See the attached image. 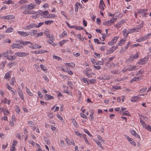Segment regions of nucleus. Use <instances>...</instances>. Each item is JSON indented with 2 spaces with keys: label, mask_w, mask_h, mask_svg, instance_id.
Here are the masks:
<instances>
[{
  "label": "nucleus",
  "mask_w": 151,
  "mask_h": 151,
  "mask_svg": "<svg viewBox=\"0 0 151 151\" xmlns=\"http://www.w3.org/2000/svg\"><path fill=\"white\" fill-rule=\"evenodd\" d=\"M31 44V45L29 46V47H30L33 49H35L36 48H40L41 47V46H39L37 44H32L29 41V44Z\"/></svg>",
  "instance_id": "2"
},
{
  "label": "nucleus",
  "mask_w": 151,
  "mask_h": 151,
  "mask_svg": "<svg viewBox=\"0 0 151 151\" xmlns=\"http://www.w3.org/2000/svg\"><path fill=\"white\" fill-rule=\"evenodd\" d=\"M140 119V122L141 123V124H142L144 128L146 126V124L145 123V122L141 118H139Z\"/></svg>",
  "instance_id": "35"
},
{
  "label": "nucleus",
  "mask_w": 151,
  "mask_h": 151,
  "mask_svg": "<svg viewBox=\"0 0 151 151\" xmlns=\"http://www.w3.org/2000/svg\"><path fill=\"white\" fill-rule=\"evenodd\" d=\"M32 52L35 54H42L43 52L42 50H39L38 51H33Z\"/></svg>",
  "instance_id": "36"
},
{
  "label": "nucleus",
  "mask_w": 151,
  "mask_h": 151,
  "mask_svg": "<svg viewBox=\"0 0 151 151\" xmlns=\"http://www.w3.org/2000/svg\"><path fill=\"white\" fill-rule=\"evenodd\" d=\"M4 4H10L12 3V1L11 0H8V1H6L3 3Z\"/></svg>",
  "instance_id": "58"
},
{
  "label": "nucleus",
  "mask_w": 151,
  "mask_h": 151,
  "mask_svg": "<svg viewBox=\"0 0 151 151\" xmlns=\"http://www.w3.org/2000/svg\"><path fill=\"white\" fill-rule=\"evenodd\" d=\"M36 7V5L34 4H29V10L32 9Z\"/></svg>",
  "instance_id": "20"
},
{
  "label": "nucleus",
  "mask_w": 151,
  "mask_h": 151,
  "mask_svg": "<svg viewBox=\"0 0 151 151\" xmlns=\"http://www.w3.org/2000/svg\"><path fill=\"white\" fill-rule=\"evenodd\" d=\"M122 33H123V35L127 37V35H126L127 34L128 31L126 29H124L122 31Z\"/></svg>",
  "instance_id": "45"
},
{
  "label": "nucleus",
  "mask_w": 151,
  "mask_h": 151,
  "mask_svg": "<svg viewBox=\"0 0 151 151\" xmlns=\"http://www.w3.org/2000/svg\"><path fill=\"white\" fill-rule=\"evenodd\" d=\"M104 60H103L102 62L101 61H99L97 62H95L94 63H93V64L98 65H102L104 64Z\"/></svg>",
  "instance_id": "12"
},
{
  "label": "nucleus",
  "mask_w": 151,
  "mask_h": 151,
  "mask_svg": "<svg viewBox=\"0 0 151 151\" xmlns=\"http://www.w3.org/2000/svg\"><path fill=\"white\" fill-rule=\"evenodd\" d=\"M29 125L32 127L31 128L34 127L35 126L34 123L31 121H29Z\"/></svg>",
  "instance_id": "51"
},
{
  "label": "nucleus",
  "mask_w": 151,
  "mask_h": 151,
  "mask_svg": "<svg viewBox=\"0 0 151 151\" xmlns=\"http://www.w3.org/2000/svg\"><path fill=\"white\" fill-rule=\"evenodd\" d=\"M126 42L125 40L122 39L120 40V42L118 43V45L122 46Z\"/></svg>",
  "instance_id": "19"
},
{
  "label": "nucleus",
  "mask_w": 151,
  "mask_h": 151,
  "mask_svg": "<svg viewBox=\"0 0 151 151\" xmlns=\"http://www.w3.org/2000/svg\"><path fill=\"white\" fill-rule=\"evenodd\" d=\"M136 66H134L130 68H127V70L129 71H133L135 70Z\"/></svg>",
  "instance_id": "38"
},
{
  "label": "nucleus",
  "mask_w": 151,
  "mask_h": 151,
  "mask_svg": "<svg viewBox=\"0 0 151 151\" xmlns=\"http://www.w3.org/2000/svg\"><path fill=\"white\" fill-rule=\"evenodd\" d=\"M19 96L21 97L22 100L24 99V98L23 96V95L22 92L20 91L19 92Z\"/></svg>",
  "instance_id": "55"
},
{
  "label": "nucleus",
  "mask_w": 151,
  "mask_h": 151,
  "mask_svg": "<svg viewBox=\"0 0 151 151\" xmlns=\"http://www.w3.org/2000/svg\"><path fill=\"white\" fill-rule=\"evenodd\" d=\"M85 74H86V75L89 78H91L92 77V75L90 73L88 72H86L85 73Z\"/></svg>",
  "instance_id": "62"
},
{
  "label": "nucleus",
  "mask_w": 151,
  "mask_h": 151,
  "mask_svg": "<svg viewBox=\"0 0 151 151\" xmlns=\"http://www.w3.org/2000/svg\"><path fill=\"white\" fill-rule=\"evenodd\" d=\"M40 67L41 69H42V70H43L44 71L47 70V69L46 67L42 65H40Z\"/></svg>",
  "instance_id": "42"
},
{
  "label": "nucleus",
  "mask_w": 151,
  "mask_h": 151,
  "mask_svg": "<svg viewBox=\"0 0 151 151\" xmlns=\"http://www.w3.org/2000/svg\"><path fill=\"white\" fill-rule=\"evenodd\" d=\"M83 138L84 139L85 142L88 145H89V143L88 142L87 139V138L86 136V134H83Z\"/></svg>",
  "instance_id": "21"
},
{
  "label": "nucleus",
  "mask_w": 151,
  "mask_h": 151,
  "mask_svg": "<svg viewBox=\"0 0 151 151\" xmlns=\"http://www.w3.org/2000/svg\"><path fill=\"white\" fill-rule=\"evenodd\" d=\"M15 80V78L14 77H12V78L11 80L10 81V84L12 86H14V81Z\"/></svg>",
  "instance_id": "31"
},
{
  "label": "nucleus",
  "mask_w": 151,
  "mask_h": 151,
  "mask_svg": "<svg viewBox=\"0 0 151 151\" xmlns=\"http://www.w3.org/2000/svg\"><path fill=\"white\" fill-rule=\"evenodd\" d=\"M64 92L67 93L69 95H71L72 94L71 92L68 89H66L64 90Z\"/></svg>",
  "instance_id": "63"
},
{
  "label": "nucleus",
  "mask_w": 151,
  "mask_h": 151,
  "mask_svg": "<svg viewBox=\"0 0 151 151\" xmlns=\"http://www.w3.org/2000/svg\"><path fill=\"white\" fill-rule=\"evenodd\" d=\"M129 141L134 146H136V143L134 141H133V139H130L129 140Z\"/></svg>",
  "instance_id": "47"
},
{
  "label": "nucleus",
  "mask_w": 151,
  "mask_h": 151,
  "mask_svg": "<svg viewBox=\"0 0 151 151\" xmlns=\"http://www.w3.org/2000/svg\"><path fill=\"white\" fill-rule=\"evenodd\" d=\"M133 29L134 32H138L141 30V29H140V28H139L137 26L134 28Z\"/></svg>",
  "instance_id": "28"
},
{
  "label": "nucleus",
  "mask_w": 151,
  "mask_h": 151,
  "mask_svg": "<svg viewBox=\"0 0 151 151\" xmlns=\"http://www.w3.org/2000/svg\"><path fill=\"white\" fill-rule=\"evenodd\" d=\"M65 65L66 66H68V67L73 68L75 66V64L73 63H65Z\"/></svg>",
  "instance_id": "15"
},
{
  "label": "nucleus",
  "mask_w": 151,
  "mask_h": 151,
  "mask_svg": "<svg viewBox=\"0 0 151 151\" xmlns=\"http://www.w3.org/2000/svg\"><path fill=\"white\" fill-rule=\"evenodd\" d=\"M151 35V33H148L146 35L143 36L142 37L144 40L148 38Z\"/></svg>",
  "instance_id": "33"
},
{
  "label": "nucleus",
  "mask_w": 151,
  "mask_h": 151,
  "mask_svg": "<svg viewBox=\"0 0 151 151\" xmlns=\"http://www.w3.org/2000/svg\"><path fill=\"white\" fill-rule=\"evenodd\" d=\"M17 32L19 35H21L23 37H25L28 35L27 32H25L18 31Z\"/></svg>",
  "instance_id": "10"
},
{
  "label": "nucleus",
  "mask_w": 151,
  "mask_h": 151,
  "mask_svg": "<svg viewBox=\"0 0 151 151\" xmlns=\"http://www.w3.org/2000/svg\"><path fill=\"white\" fill-rule=\"evenodd\" d=\"M147 9H141L139 10L138 12V14H142L144 12H147Z\"/></svg>",
  "instance_id": "16"
},
{
  "label": "nucleus",
  "mask_w": 151,
  "mask_h": 151,
  "mask_svg": "<svg viewBox=\"0 0 151 151\" xmlns=\"http://www.w3.org/2000/svg\"><path fill=\"white\" fill-rule=\"evenodd\" d=\"M15 55L19 57H24L26 56V53L24 52H17L15 53Z\"/></svg>",
  "instance_id": "7"
},
{
  "label": "nucleus",
  "mask_w": 151,
  "mask_h": 151,
  "mask_svg": "<svg viewBox=\"0 0 151 151\" xmlns=\"http://www.w3.org/2000/svg\"><path fill=\"white\" fill-rule=\"evenodd\" d=\"M95 142H96V143L97 145L101 148L102 149H103V147L102 146V144L100 142L98 141H97V140H95L93 139Z\"/></svg>",
  "instance_id": "18"
},
{
  "label": "nucleus",
  "mask_w": 151,
  "mask_h": 151,
  "mask_svg": "<svg viewBox=\"0 0 151 151\" xmlns=\"http://www.w3.org/2000/svg\"><path fill=\"white\" fill-rule=\"evenodd\" d=\"M111 22H110V20L109 21H105L103 23V24L104 25H107L108 26L109 25H111Z\"/></svg>",
  "instance_id": "32"
},
{
  "label": "nucleus",
  "mask_w": 151,
  "mask_h": 151,
  "mask_svg": "<svg viewBox=\"0 0 151 151\" xmlns=\"http://www.w3.org/2000/svg\"><path fill=\"white\" fill-rule=\"evenodd\" d=\"M37 32V31L36 30H31L29 32L30 35L31 36H34L35 35Z\"/></svg>",
  "instance_id": "27"
},
{
  "label": "nucleus",
  "mask_w": 151,
  "mask_h": 151,
  "mask_svg": "<svg viewBox=\"0 0 151 151\" xmlns=\"http://www.w3.org/2000/svg\"><path fill=\"white\" fill-rule=\"evenodd\" d=\"M8 55H9V53H8L7 50L5 52L1 53L0 54V57H7L8 56Z\"/></svg>",
  "instance_id": "13"
},
{
  "label": "nucleus",
  "mask_w": 151,
  "mask_h": 151,
  "mask_svg": "<svg viewBox=\"0 0 151 151\" xmlns=\"http://www.w3.org/2000/svg\"><path fill=\"white\" fill-rule=\"evenodd\" d=\"M11 73V72L9 71L8 72L6 73L4 76V78L5 79L9 80V78H10V73Z\"/></svg>",
  "instance_id": "11"
},
{
  "label": "nucleus",
  "mask_w": 151,
  "mask_h": 151,
  "mask_svg": "<svg viewBox=\"0 0 151 151\" xmlns=\"http://www.w3.org/2000/svg\"><path fill=\"white\" fill-rule=\"evenodd\" d=\"M147 60L148 58H145L140 60L138 63L141 65H143L147 63Z\"/></svg>",
  "instance_id": "5"
},
{
  "label": "nucleus",
  "mask_w": 151,
  "mask_h": 151,
  "mask_svg": "<svg viewBox=\"0 0 151 151\" xmlns=\"http://www.w3.org/2000/svg\"><path fill=\"white\" fill-rule=\"evenodd\" d=\"M127 31L128 33L126 35H128V34L129 33H132L133 32H134L133 29H129L128 30H127Z\"/></svg>",
  "instance_id": "50"
},
{
  "label": "nucleus",
  "mask_w": 151,
  "mask_h": 151,
  "mask_svg": "<svg viewBox=\"0 0 151 151\" xmlns=\"http://www.w3.org/2000/svg\"><path fill=\"white\" fill-rule=\"evenodd\" d=\"M12 47L13 49L15 48L21 49L23 47V46L18 43H13L12 45Z\"/></svg>",
  "instance_id": "3"
},
{
  "label": "nucleus",
  "mask_w": 151,
  "mask_h": 151,
  "mask_svg": "<svg viewBox=\"0 0 151 151\" xmlns=\"http://www.w3.org/2000/svg\"><path fill=\"white\" fill-rule=\"evenodd\" d=\"M45 98L47 100H49L51 99H54V97L53 96H52L48 94H46L45 96Z\"/></svg>",
  "instance_id": "9"
},
{
  "label": "nucleus",
  "mask_w": 151,
  "mask_h": 151,
  "mask_svg": "<svg viewBox=\"0 0 151 151\" xmlns=\"http://www.w3.org/2000/svg\"><path fill=\"white\" fill-rule=\"evenodd\" d=\"M79 3L78 2H77L76 4L75 5V11L76 12H77L78 11V6L77 4H78Z\"/></svg>",
  "instance_id": "57"
},
{
  "label": "nucleus",
  "mask_w": 151,
  "mask_h": 151,
  "mask_svg": "<svg viewBox=\"0 0 151 151\" xmlns=\"http://www.w3.org/2000/svg\"><path fill=\"white\" fill-rule=\"evenodd\" d=\"M42 14V16H43L44 15V17H47V15L49 13V12L48 11H45L44 12H43V13Z\"/></svg>",
  "instance_id": "39"
},
{
  "label": "nucleus",
  "mask_w": 151,
  "mask_h": 151,
  "mask_svg": "<svg viewBox=\"0 0 151 151\" xmlns=\"http://www.w3.org/2000/svg\"><path fill=\"white\" fill-rule=\"evenodd\" d=\"M16 149L15 146H12L10 148V150L11 151H15Z\"/></svg>",
  "instance_id": "64"
},
{
  "label": "nucleus",
  "mask_w": 151,
  "mask_h": 151,
  "mask_svg": "<svg viewBox=\"0 0 151 151\" xmlns=\"http://www.w3.org/2000/svg\"><path fill=\"white\" fill-rule=\"evenodd\" d=\"M144 73V71L142 70H139L138 71L137 74V76H139V75L142 74Z\"/></svg>",
  "instance_id": "59"
},
{
  "label": "nucleus",
  "mask_w": 151,
  "mask_h": 151,
  "mask_svg": "<svg viewBox=\"0 0 151 151\" xmlns=\"http://www.w3.org/2000/svg\"><path fill=\"white\" fill-rule=\"evenodd\" d=\"M139 56V55H138V53L136 54L134 56H132V57H131L132 58V60H133L134 59H137L138 57Z\"/></svg>",
  "instance_id": "41"
},
{
  "label": "nucleus",
  "mask_w": 151,
  "mask_h": 151,
  "mask_svg": "<svg viewBox=\"0 0 151 151\" xmlns=\"http://www.w3.org/2000/svg\"><path fill=\"white\" fill-rule=\"evenodd\" d=\"M67 35V33L65 31H63L60 35V37H65Z\"/></svg>",
  "instance_id": "23"
},
{
  "label": "nucleus",
  "mask_w": 151,
  "mask_h": 151,
  "mask_svg": "<svg viewBox=\"0 0 151 151\" xmlns=\"http://www.w3.org/2000/svg\"><path fill=\"white\" fill-rule=\"evenodd\" d=\"M6 19H14V16L12 15H8L6 16Z\"/></svg>",
  "instance_id": "25"
},
{
  "label": "nucleus",
  "mask_w": 151,
  "mask_h": 151,
  "mask_svg": "<svg viewBox=\"0 0 151 151\" xmlns=\"http://www.w3.org/2000/svg\"><path fill=\"white\" fill-rule=\"evenodd\" d=\"M145 127V128L146 129H147L148 130L151 131V126H150L149 125H148L147 126V125H146V126Z\"/></svg>",
  "instance_id": "53"
},
{
  "label": "nucleus",
  "mask_w": 151,
  "mask_h": 151,
  "mask_svg": "<svg viewBox=\"0 0 151 151\" xmlns=\"http://www.w3.org/2000/svg\"><path fill=\"white\" fill-rule=\"evenodd\" d=\"M27 130L26 128H24V134L25 136V141H26L28 137V135L27 134Z\"/></svg>",
  "instance_id": "24"
},
{
  "label": "nucleus",
  "mask_w": 151,
  "mask_h": 151,
  "mask_svg": "<svg viewBox=\"0 0 151 151\" xmlns=\"http://www.w3.org/2000/svg\"><path fill=\"white\" fill-rule=\"evenodd\" d=\"M13 31V28L11 27H9L5 31L6 33H10Z\"/></svg>",
  "instance_id": "17"
},
{
  "label": "nucleus",
  "mask_w": 151,
  "mask_h": 151,
  "mask_svg": "<svg viewBox=\"0 0 151 151\" xmlns=\"http://www.w3.org/2000/svg\"><path fill=\"white\" fill-rule=\"evenodd\" d=\"M53 20H48L47 21H45V23L47 25H49L50 24H51L53 23Z\"/></svg>",
  "instance_id": "37"
},
{
  "label": "nucleus",
  "mask_w": 151,
  "mask_h": 151,
  "mask_svg": "<svg viewBox=\"0 0 151 151\" xmlns=\"http://www.w3.org/2000/svg\"><path fill=\"white\" fill-rule=\"evenodd\" d=\"M116 43V42L114 41V40H112L109 42L108 43V44L109 45H112Z\"/></svg>",
  "instance_id": "49"
},
{
  "label": "nucleus",
  "mask_w": 151,
  "mask_h": 151,
  "mask_svg": "<svg viewBox=\"0 0 151 151\" xmlns=\"http://www.w3.org/2000/svg\"><path fill=\"white\" fill-rule=\"evenodd\" d=\"M47 42L48 43H49L51 45H52V46H55V44L54 43V42L52 41V40H47Z\"/></svg>",
  "instance_id": "34"
},
{
  "label": "nucleus",
  "mask_w": 151,
  "mask_h": 151,
  "mask_svg": "<svg viewBox=\"0 0 151 151\" xmlns=\"http://www.w3.org/2000/svg\"><path fill=\"white\" fill-rule=\"evenodd\" d=\"M118 48L117 46L116 47H112L110 48L108 51H107L108 54H111L113 53L115 50Z\"/></svg>",
  "instance_id": "4"
},
{
  "label": "nucleus",
  "mask_w": 151,
  "mask_h": 151,
  "mask_svg": "<svg viewBox=\"0 0 151 151\" xmlns=\"http://www.w3.org/2000/svg\"><path fill=\"white\" fill-rule=\"evenodd\" d=\"M140 78L139 77H135L133 78L132 79L131 81L130 82L132 83L136 81H139L140 80Z\"/></svg>",
  "instance_id": "14"
},
{
  "label": "nucleus",
  "mask_w": 151,
  "mask_h": 151,
  "mask_svg": "<svg viewBox=\"0 0 151 151\" xmlns=\"http://www.w3.org/2000/svg\"><path fill=\"white\" fill-rule=\"evenodd\" d=\"M68 40H63L60 42L59 43V45L60 46H62L66 42L68 41Z\"/></svg>",
  "instance_id": "29"
},
{
  "label": "nucleus",
  "mask_w": 151,
  "mask_h": 151,
  "mask_svg": "<svg viewBox=\"0 0 151 151\" xmlns=\"http://www.w3.org/2000/svg\"><path fill=\"white\" fill-rule=\"evenodd\" d=\"M33 130H36V132L38 133L40 132L39 130L38 129V127H33L32 128H31Z\"/></svg>",
  "instance_id": "48"
},
{
  "label": "nucleus",
  "mask_w": 151,
  "mask_h": 151,
  "mask_svg": "<svg viewBox=\"0 0 151 151\" xmlns=\"http://www.w3.org/2000/svg\"><path fill=\"white\" fill-rule=\"evenodd\" d=\"M139 98V96H134L132 97L131 100L132 102H137L138 101Z\"/></svg>",
  "instance_id": "6"
},
{
  "label": "nucleus",
  "mask_w": 151,
  "mask_h": 151,
  "mask_svg": "<svg viewBox=\"0 0 151 151\" xmlns=\"http://www.w3.org/2000/svg\"><path fill=\"white\" fill-rule=\"evenodd\" d=\"M119 111L120 112H122V115H123L127 116H131L130 114L129 113H126V112H123L122 111Z\"/></svg>",
  "instance_id": "43"
},
{
  "label": "nucleus",
  "mask_w": 151,
  "mask_h": 151,
  "mask_svg": "<svg viewBox=\"0 0 151 151\" xmlns=\"http://www.w3.org/2000/svg\"><path fill=\"white\" fill-rule=\"evenodd\" d=\"M131 132L136 137L140 138L139 135L134 130H131Z\"/></svg>",
  "instance_id": "8"
},
{
  "label": "nucleus",
  "mask_w": 151,
  "mask_h": 151,
  "mask_svg": "<svg viewBox=\"0 0 151 151\" xmlns=\"http://www.w3.org/2000/svg\"><path fill=\"white\" fill-rule=\"evenodd\" d=\"M74 28L76 30H82L83 29V28L82 26H75Z\"/></svg>",
  "instance_id": "26"
},
{
  "label": "nucleus",
  "mask_w": 151,
  "mask_h": 151,
  "mask_svg": "<svg viewBox=\"0 0 151 151\" xmlns=\"http://www.w3.org/2000/svg\"><path fill=\"white\" fill-rule=\"evenodd\" d=\"M112 87V88L113 90H117L121 88V87L120 86H113Z\"/></svg>",
  "instance_id": "44"
},
{
  "label": "nucleus",
  "mask_w": 151,
  "mask_h": 151,
  "mask_svg": "<svg viewBox=\"0 0 151 151\" xmlns=\"http://www.w3.org/2000/svg\"><path fill=\"white\" fill-rule=\"evenodd\" d=\"M72 121L73 123V124L75 126H77L78 125L77 123H76L75 119H72Z\"/></svg>",
  "instance_id": "52"
},
{
  "label": "nucleus",
  "mask_w": 151,
  "mask_h": 151,
  "mask_svg": "<svg viewBox=\"0 0 151 151\" xmlns=\"http://www.w3.org/2000/svg\"><path fill=\"white\" fill-rule=\"evenodd\" d=\"M55 17V15L54 14H48V15L47 17H44V18H53Z\"/></svg>",
  "instance_id": "22"
},
{
  "label": "nucleus",
  "mask_w": 151,
  "mask_h": 151,
  "mask_svg": "<svg viewBox=\"0 0 151 151\" xmlns=\"http://www.w3.org/2000/svg\"><path fill=\"white\" fill-rule=\"evenodd\" d=\"M53 58L54 59H57L59 60H61V58L60 57H58L56 55H53Z\"/></svg>",
  "instance_id": "46"
},
{
  "label": "nucleus",
  "mask_w": 151,
  "mask_h": 151,
  "mask_svg": "<svg viewBox=\"0 0 151 151\" xmlns=\"http://www.w3.org/2000/svg\"><path fill=\"white\" fill-rule=\"evenodd\" d=\"M43 78L46 81H49L47 76L45 74L43 76Z\"/></svg>",
  "instance_id": "60"
},
{
  "label": "nucleus",
  "mask_w": 151,
  "mask_h": 151,
  "mask_svg": "<svg viewBox=\"0 0 151 151\" xmlns=\"http://www.w3.org/2000/svg\"><path fill=\"white\" fill-rule=\"evenodd\" d=\"M117 19L116 18H112L110 20V22H111V24L113 23L116 21Z\"/></svg>",
  "instance_id": "56"
},
{
  "label": "nucleus",
  "mask_w": 151,
  "mask_h": 151,
  "mask_svg": "<svg viewBox=\"0 0 151 151\" xmlns=\"http://www.w3.org/2000/svg\"><path fill=\"white\" fill-rule=\"evenodd\" d=\"M89 81L90 82V83L92 84H93L96 82V80L95 79H91V80H89Z\"/></svg>",
  "instance_id": "54"
},
{
  "label": "nucleus",
  "mask_w": 151,
  "mask_h": 151,
  "mask_svg": "<svg viewBox=\"0 0 151 151\" xmlns=\"http://www.w3.org/2000/svg\"><path fill=\"white\" fill-rule=\"evenodd\" d=\"M83 131L85 133H87L89 136L91 137H92V135L88 131L87 129H84L83 130Z\"/></svg>",
  "instance_id": "40"
},
{
  "label": "nucleus",
  "mask_w": 151,
  "mask_h": 151,
  "mask_svg": "<svg viewBox=\"0 0 151 151\" xmlns=\"http://www.w3.org/2000/svg\"><path fill=\"white\" fill-rule=\"evenodd\" d=\"M22 9L25 10L23 12V14H26L28 13V5L24 4L22 6Z\"/></svg>",
  "instance_id": "1"
},
{
  "label": "nucleus",
  "mask_w": 151,
  "mask_h": 151,
  "mask_svg": "<svg viewBox=\"0 0 151 151\" xmlns=\"http://www.w3.org/2000/svg\"><path fill=\"white\" fill-rule=\"evenodd\" d=\"M37 25L34 23H31L29 25V29L33 27H37Z\"/></svg>",
  "instance_id": "30"
},
{
  "label": "nucleus",
  "mask_w": 151,
  "mask_h": 151,
  "mask_svg": "<svg viewBox=\"0 0 151 151\" xmlns=\"http://www.w3.org/2000/svg\"><path fill=\"white\" fill-rule=\"evenodd\" d=\"M103 4H99V8L102 10V11H103L104 10V8L103 7Z\"/></svg>",
  "instance_id": "61"
}]
</instances>
